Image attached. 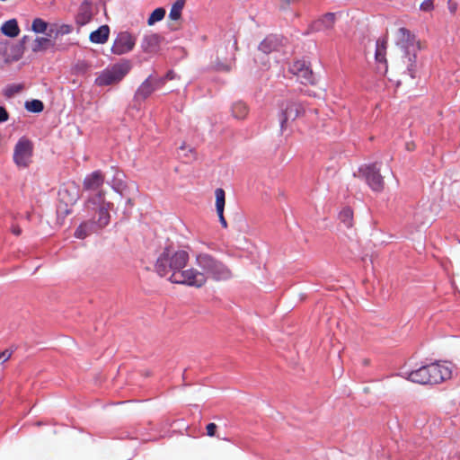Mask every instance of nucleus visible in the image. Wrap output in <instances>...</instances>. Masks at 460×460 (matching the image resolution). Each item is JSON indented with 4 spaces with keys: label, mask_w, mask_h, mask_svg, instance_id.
<instances>
[{
    "label": "nucleus",
    "mask_w": 460,
    "mask_h": 460,
    "mask_svg": "<svg viewBox=\"0 0 460 460\" xmlns=\"http://www.w3.org/2000/svg\"><path fill=\"white\" fill-rule=\"evenodd\" d=\"M189 261L188 252L166 247L158 256L155 270L159 276L167 278L173 284L190 287L192 268H186Z\"/></svg>",
    "instance_id": "nucleus-1"
},
{
    "label": "nucleus",
    "mask_w": 460,
    "mask_h": 460,
    "mask_svg": "<svg viewBox=\"0 0 460 460\" xmlns=\"http://www.w3.org/2000/svg\"><path fill=\"white\" fill-rule=\"evenodd\" d=\"M195 263L199 270L192 268L190 287L201 288L206 284L208 279L215 281H226L233 277L230 268L209 253H197Z\"/></svg>",
    "instance_id": "nucleus-2"
},
{
    "label": "nucleus",
    "mask_w": 460,
    "mask_h": 460,
    "mask_svg": "<svg viewBox=\"0 0 460 460\" xmlns=\"http://www.w3.org/2000/svg\"><path fill=\"white\" fill-rule=\"evenodd\" d=\"M131 65L128 61L117 63L103 69L95 78L97 86H109L119 83L130 71Z\"/></svg>",
    "instance_id": "nucleus-3"
},
{
    "label": "nucleus",
    "mask_w": 460,
    "mask_h": 460,
    "mask_svg": "<svg viewBox=\"0 0 460 460\" xmlns=\"http://www.w3.org/2000/svg\"><path fill=\"white\" fill-rule=\"evenodd\" d=\"M87 208L97 210L98 218L93 222L97 228H103L110 223V210L113 204L104 199V192H98L93 196H89L87 199Z\"/></svg>",
    "instance_id": "nucleus-4"
},
{
    "label": "nucleus",
    "mask_w": 460,
    "mask_h": 460,
    "mask_svg": "<svg viewBox=\"0 0 460 460\" xmlns=\"http://www.w3.org/2000/svg\"><path fill=\"white\" fill-rule=\"evenodd\" d=\"M33 145L26 137H21L13 149V162L19 168H26L31 163Z\"/></svg>",
    "instance_id": "nucleus-5"
},
{
    "label": "nucleus",
    "mask_w": 460,
    "mask_h": 460,
    "mask_svg": "<svg viewBox=\"0 0 460 460\" xmlns=\"http://www.w3.org/2000/svg\"><path fill=\"white\" fill-rule=\"evenodd\" d=\"M305 112V109L301 103L288 102L282 105L279 119L280 130L284 132L290 121H294Z\"/></svg>",
    "instance_id": "nucleus-6"
},
{
    "label": "nucleus",
    "mask_w": 460,
    "mask_h": 460,
    "mask_svg": "<svg viewBox=\"0 0 460 460\" xmlns=\"http://www.w3.org/2000/svg\"><path fill=\"white\" fill-rule=\"evenodd\" d=\"M359 172L364 176L367 185L374 191H381L384 188V179L376 164L363 165Z\"/></svg>",
    "instance_id": "nucleus-7"
},
{
    "label": "nucleus",
    "mask_w": 460,
    "mask_h": 460,
    "mask_svg": "<svg viewBox=\"0 0 460 460\" xmlns=\"http://www.w3.org/2000/svg\"><path fill=\"white\" fill-rule=\"evenodd\" d=\"M430 384H438L452 376V364L447 361L428 364Z\"/></svg>",
    "instance_id": "nucleus-8"
},
{
    "label": "nucleus",
    "mask_w": 460,
    "mask_h": 460,
    "mask_svg": "<svg viewBox=\"0 0 460 460\" xmlns=\"http://www.w3.org/2000/svg\"><path fill=\"white\" fill-rule=\"evenodd\" d=\"M136 45V38L128 31L119 32L111 47V52L120 56L130 52Z\"/></svg>",
    "instance_id": "nucleus-9"
},
{
    "label": "nucleus",
    "mask_w": 460,
    "mask_h": 460,
    "mask_svg": "<svg viewBox=\"0 0 460 460\" xmlns=\"http://www.w3.org/2000/svg\"><path fill=\"white\" fill-rule=\"evenodd\" d=\"M398 375L413 383L420 385L430 384V376L428 365L421 366L418 369L412 371L402 370Z\"/></svg>",
    "instance_id": "nucleus-10"
},
{
    "label": "nucleus",
    "mask_w": 460,
    "mask_h": 460,
    "mask_svg": "<svg viewBox=\"0 0 460 460\" xmlns=\"http://www.w3.org/2000/svg\"><path fill=\"white\" fill-rule=\"evenodd\" d=\"M396 43L404 51L412 49V51H418L420 49V44L416 41L415 36L405 28H400L397 31Z\"/></svg>",
    "instance_id": "nucleus-11"
},
{
    "label": "nucleus",
    "mask_w": 460,
    "mask_h": 460,
    "mask_svg": "<svg viewBox=\"0 0 460 460\" xmlns=\"http://www.w3.org/2000/svg\"><path fill=\"white\" fill-rule=\"evenodd\" d=\"M104 182V176L101 171H94L88 174L84 180V189L90 191L89 196H93L98 192H102L100 188Z\"/></svg>",
    "instance_id": "nucleus-12"
},
{
    "label": "nucleus",
    "mask_w": 460,
    "mask_h": 460,
    "mask_svg": "<svg viewBox=\"0 0 460 460\" xmlns=\"http://www.w3.org/2000/svg\"><path fill=\"white\" fill-rule=\"evenodd\" d=\"M155 90L156 86L154 85V83L152 81V75H149L137 89L134 96L135 100L137 102L145 101Z\"/></svg>",
    "instance_id": "nucleus-13"
},
{
    "label": "nucleus",
    "mask_w": 460,
    "mask_h": 460,
    "mask_svg": "<svg viewBox=\"0 0 460 460\" xmlns=\"http://www.w3.org/2000/svg\"><path fill=\"white\" fill-rule=\"evenodd\" d=\"M334 23L335 14L332 13H328L318 20L314 21L311 25V29L313 31H325L331 30Z\"/></svg>",
    "instance_id": "nucleus-14"
},
{
    "label": "nucleus",
    "mask_w": 460,
    "mask_h": 460,
    "mask_svg": "<svg viewBox=\"0 0 460 460\" xmlns=\"http://www.w3.org/2000/svg\"><path fill=\"white\" fill-rule=\"evenodd\" d=\"M161 37L156 33H149L144 36L141 49L146 53H155L160 46Z\"/></svg>",
    "instance_id": "nucleus-15"
},
{
    "label": "nucleus",
    "mask_w": 460,
    "mask_h": 460,
    "mask_svg": "<svg viewBox=\"0 0 460 460\" xmlns=\"http://www.w3.org/2000/svg\"><path fill=\"white\" fill-rule=\"evenodd\" d=\"M216 196V210L219 218V222L224 228L227 227V222L224 217V209L226 203V194L225 190L221 188H217L215 190Z\"/></svg>",
    "instance_id": "nucleus-16"
},
{
    "label": "nucleus",
    "mask_w": 460,
    "mask_h": 460,
    "mask_svg": "<svg viewBox=\"0 0 460 460\" xmlns=\"http://www.w3.org/2000/svg\"><path fill=\"white\" fill-rule=\"evenodd\" d=\"M73 31V26L65 23H50L49 30L47 35L49 38L58 39V37L70 34Z\"/></svg>",
    "instance_id": "nucleus-17"
},
{
    "label": "nucleus",
    "mask_w": 460,
    "mask_h": 460,
    "mask_svg": "<svg viewBox=\"0 0 460 460\" xmlns=\"http://www.w3.org/2000/svg\"><path fill=\"white\" fill-rule=\"evenodd\" d=\"M279 46L280 40L275 35H270L261 42L259 49L263 53H271L273 51H278Z\"/></svg>",
    "instance_id": "nucleus-18"
},
{
    "label": "nucleus",
    "mask_w": 460,
    "mask_h": 460,
    "mask_svg": "<svg viewBox=\"0 0 460 460\" xmlns=\"http://www.w3.org/2000/svg\"><path fill=\"white\" fill-rule=\"evenodd\" d=\"M417 51H412V49H409L408 51H404L405 55L403 57V63L406 65L407 72L409 73L411 78L416 77L417 72Z\"/></svg>",
    "instance_id": "nucleus-19"
},
{
    "label": "nucleus",
    "mask_w": 460,
    "mask_h": 460,
    "mask_svg": "<svg viewBox=\"0 0 460 460\" xmlns=\"http://www.w3.org/2000/svg\"><path fill=\"white\" fill-rule=\"evenodd\" d=\"M55 43L48 35L47 37H36L31 43V51L34 53L42 52L54 47Z\"/></svg>",
    "instance_id": "nucleus-20"
},
{
    "label": "nucleus",
    "mask_w": 460,
    "mask_h": 460,
    "mask_svg": "<svg viewBox=\"0 0 460 460\" xmlns=\"http://www.w3.org/2000/svg\"><path fill=\"white\" fill-rule=\"evenodd\" d=\"M110 28L108 25H102L90 34V40L93 43L103 44L108 40Z\"/></svg>",
    "instance_id": "nucleus-21"
},
{
    "label": "nucleus",
    "mask_w": 460,
    "mask_h": 460,
    "mask_svg": "<svg viewBox=\"0 0 460 460\" xmlns=\"http://www.w3.org/2000/svg\"><path fill=\"white\" fill-rule=\"evenodd\" d=\"M114 170V175L111 181H108V184L111 185L112 190L122 195L123 190L126 188V183L124 181V173L120 171Z\"/></svg>",
    "instance_id": "nucleus-22"
},
{
    "label": "nucleus",
    "mask_w": 460,
    "mask_h": 460,
    "mask_svg": "<svg viewBox=\"0 0 460 460\" xmlns=\"http://www.w3.org/2000/svg\"><path fill=\"white\" fill-rule=\"evenodd\" d=\"M92 19V11L91 7L88 4L84 3L79 9L78 14L76 16V22L80 25H85Z\"/></svg>",
    "instance_id": "nucleus-23"
},
{
    "label": "nucleus",
    "mask_w": 460,
    "mask_h": 460,
    "mask_svg": "<svg viewBox=\"0 0 460 460\" xmlns=\"http://www.w3.org/2000/svg\"><path fill=\"white\" fill-rule=\"evenodd\" d=\"M2 32L11 38L16 37L19 32V27L15 19H11L5 22L1 28Z\"/></svg>",
    "instance_id": "nucleus-24"
},
{
    "label": "nucleus",
    "mask_w": 460,
    "mask_h": 460,
    "mask_svg": "<svg viewBox=\"0 0 460 460\" xmlns=\"http://www.w3.org/2000/svg\"><path fill=\"white\" fill-rule=\"evenodd\" d=\"M96 226L93 222L82 223L75 230V236L79 239H84L91 233L95 231Z\"/></svg>",
    "instance_id": "nucleus-25"
},
{
    "label": "nucleus",
    "mask_w": 460,
    "mask_h": 460,
    "mask_svg": "<svg viewBox=\"0 0 460 460\" xmlns=\"http://www.w3.org/2000/svg\"><path fill=\"white\" fill-rule=\"evenodd\" d=\"M385 49H386V42L385 40H378L376 41V60L384 65L385 71L387 70L386 66V59H385Z\"/></svg>",
    "instance_id": "nucleus-26"
},
{
    "label": "nucleus",
    "mask_w": 460,
    "mask_h": 460,
    "mask_svg": "<svg viewBox=\"0 0 460 460\" xmlns=\"http://www.w3.org/2000/svg\"><path fill=\"white\" fill-rule=\"evenodd\" d=\"M232 114L235 119H244L248 114L247 105L241 101L235 102L232 105Z\"/></svg>",
    "instance_id": "nucleus-27"
},
{
    "label": "nucleus",
    "mask_w": 460,
    "mask_h": 460,
    "mask_svg": "<svg viewBox=\"0 0 460 460\" xmlns=\"http://www.w3.org/2000/svg\"><path fill=\"white\" fill-rule=\"evenodd\" d=\"M184 4H185L184 0L175 1L171 7V10L169 13V18L172 21L179 20L181 16V12L183 10Z\"/></svg>",
    "instance_id": "nucleus-28"
},
{
    "label": "nucleus",
    "mask_w": 460,
    "mask_h": 460,
    "mask_svg": "<svg viewBox=\"0 0 460 460\" xmlns=\"http://www.w3.org/2000/svg\"><path fill=\"white\" fill-rule=\"evenodd\" d=\"M340 221L349 228L353 226V212L350 208H344L339 214Z\"/></svg>",
    "instance_id": "nucleus-29"
},
{
    "label": "nucleus",
    "mask_w": 460,
    "mask_h": 460,
    "mask_svg": "<svg viewBox=\"0 0 460 460\" xmlns=\"http://www.w3.org/2000/svg\"><path fill=\"white\" fill-rule=\"evenodd\" d=\"M50 24L40 18H36L32 21L31 30L35 33H46L49 30Z\"/></svg>",
    "instance_id": "nucleus-30"
},
{
    "label": "nucleus",
    "mask_w": 460,
    "mask_h": 460,
    "mask_svg": "<svg viewBox=\"0 0 460 460\" xmlns=\"http://www.w3.org/2000/svg\"><path fill=\"white\" fill-rule=\"evenodd\" d=\"M297 79L300 80L301 84H304L314 83V77L313 71L310 69V67L307 65L301 71V75H299V77Z\"/></svg>",
    "instance_id": "nucleus-31"
},
{
    "label": "nucleus",
    "mask_w": 460,
    "mask_h": 460,
    "mask_svg": "<svg viewBox=\"0 0 460 460\" xmlns=\"http://www.w3.org/2000/svg\"><path fill=\"white\" fill-rule=\"evenodd\" d=\"M165 15V10L162 7L155 9L150 14L147 23L148 25H154L155 22H160Z\"/></svg>",
    "instance_id": "nucleus-32"
},
{
    "label": "nucleus",
    "mask_w": 460,
    "mask_h": 460,
    "mask_svg": "<svg viewBox=\"0 0 460 460\" xmlns=\"http://www.w3.org/2000/svg\"><path fill=\"white\" fill-rule=\"evenodd\" d=\"M25 109L31 112H40L44 109L43 102L40 100H31L25 102Z\"/></svg>",
    "instance_id": "nucleus-33"
},
{
    "label": "nucleus",
    "mask_w": 460,
    "mask_h": 460,
    "mask_svg": "<svg viewBox=\"0 0 460 460\" xmlns=\"http://www.w3.org/2000/svg\"><path fill=\"white\" fill-rule=\"evenodd\" d=\"M22 85L20 84H8L4 90V94L7 98H12L15 94L19 93L22 91Z\"/></svg>",
    "instance_id": "nucleus-34"
},
{
    "label": "nucleus",
    "mask_w": 460,
    "mask_h": 460,
    "mask_svg": "<svg viewBox=\"0 0 460 460\" xmlns=\"http://www.w3.org/2000/svg\"><path fill=\"white\" fill-rule=\"evenodd\" d=\"M305 66L306 62L305 60L295 61L289 66V72L298 78L299 75H301V71L305 68Z\"/></svg>",
    "instance_id": "nucleus-35"
},
{
    "label": "nucleus",
    "mask_w": 460,
    "mask_h": 460,
    "mask_svg": "<svg viewBox=\"0 0 460 460\" xmlns=\"http://www.w3.org/2000/svg\"><path fill=\"white\" fill-rule=\"evenodd\" d=\"M179 156L186 157L185 163L190 162L195 158L194 151L192 148H189L185 146V144L181 145L179 148Z\"/></svg>",
    "instance_id": "nucleus-36"
},
{
    "label": "nucleus",
    "mask_w": 460,
    "mask_h": 460,
    "mask_svg": "<svg viewBox=\"0 0 460 460\" xmlns=\"http://www.w3.org/2000/svg\"><path fill=\"white\" fill-rule=\"evenodd\" d=\"M420 8L421 11H424V12H429V11L433 10V8H434L433 1L432 0H424L420 4Z\"/></svg>",
    "instance_id": "nucleus-37"
},
{
    "label": "nucleus",
    "mask_w": 460,
    "mask_h": 460,
    "mask_svg": "<svg viewBox=\"0 0 460 460\" xmlns=\"http://www.w3.org/2000/svg\"><path fill=\"white\" fill-rule=\"evenodd\" d=\"M152 81L154 83V85L156 86V89L161 88L163 85H164L166 82V78L163 77H154L152 75Z\"/></svg>",
    "instance_id": "nucleus-38"
},
{
    "label": "nucleus",
    "mask_w": 460,
    "mask_h": 460,
    "mask_svg": "<svg viewBox=\"0 0 460 460\" xmlns=\"http://www.w3.org/2000/svg\"><path fill=\"white\" fill-rule=\"evenodd\" d=\"M12 356V351L5 349L0 352V364L6 362Z\"/></svg>",
    "instance_id": "nucleus-39"
},
{
    "label": "nucleus",
    "mask_w": 460,
    "mask_h": 460,
    "mask_svg": "<svg viewBox=\"0 0 460 460\" xmlns=\"http://www.w3.org/2000/svg\"><path fill=\"white\" fill-rule=\"evenodd\" d=\"M9 119V114L5 108L0 106V123H4L7 121Z\"/></svg>",
    "instance_id": "nucleus-40"
},
{
    "label": "nucleus",
    "mask_w": 460,
    "mask_h": 460,
    "mask_svg": "<svg viewBox=\"0 0 460 460\" xmlns=\"http://www.w3.org/2000/svg\"><path fill=\"white\" fill-rule=\"evenodd\" d=\"M87 68L88 66L84 62H78L75 66V69L77 73H84L86 72Z\"/></svg>",
    "instance_id": "nucleus-41"
},
{
    "label": "nucleus",
    "mask_w": 460,
    "mask_h": 460,
    "mask_svg": "<svg viewBox=\"0 0 460 460\" xmlns=\"http://www.w3.org/2000/svg\"><path fill=\"white\" fill-rule=\"evenodd\" d=\"M206 429L208 436L213 437L217 429V425L215 423H208Z\"/></svg>",
    "instance_id": "nucleus-42"
},
{
    "label": "nucleus",
    "mask_w": 460,
    "mask_h": 460,
    "mask_svg": "<svg viewBox=\"0 0 460 460\" xmlns=\"http://www.w3.org/2000/svg\"><path fill=\"white\" fill-rule=\"evenodd\" d=\"M216 67L219 71H229L230 67H231V65L228 64V63H217L216 65Z\"/></svg>",
    "instance_id": "nucleus-43"
},
{
    "label": "nucleus",
    "mask_w": 460,
    "mask_h": 460,
    "mask_svg": "<svg viewBox=\"0 0 460 460\" xmlns=\"http://www.w3.org/2000/svg\"><path fill=\"white\" fill-rule=\"evenodd\" d=\"M448 10L451 13H455L457 9V4L456 2H453L452 0H449L447 2Z\"/></svg>",
    "instance_id": "nucleus-44"
},
{
    "label": "nucleus",
    "mask_w": 460,
    "mask_h": 460,
    "mask_svg": "<svg viewBox=\"0 0 460 460\" xmlns=\"http://www.w3.org/2000/svg\"><path fill=\"white\" fill-rule=\"evenodd\" d=\"M164 77L166 78V81L172 80L174 78V73L172 71H169Z\"/></svg>",
    "instance_id": "nucleus-45"
},
{
    "label": "nucleus",
    "mask_w": 460,
    "mask_h": 460,
    "mask_svg": "<svg viewBox=\"0 0 460 460\" xmlns=\"http://www.w3.org/2000/svg\"><path fill=\"white\" fill-rule=\"evenodd\" d=\"M13 233L15 235H19L21 234V229L19 227H13Z\"/></svg>",
    "instance_id": "nucleus-46"
},
{
    "label": "nucleus",
    "mask_w": 460,
    "mask_h": 460,
    "mask_svg": "<svg viewBox=\"0 0 460 460\" xmlns=\"http://www.w3.org/2000/svg\"><path fill=\"white\" fill-rule=\"evenodd\" d=\"M285 5H288L291 0H281Z\"/></svg>",
    "instance_id": "nucleus-47"
},
{
    "label": "nucleus",
    "mask_w": 460,
    "mask_h": 460,
    "mask_svg": "<svg viewBox=\"0 0 460 460\" xmlns=\"http://www.w3.org/2000/svg\"><path fill=\"white\" fill-rule=\"evenodd\" d=\"M27 39H28V37H27V36H24V37L22 38V43H23V44H25V42H26Z\"/></svg>",
    "instance_id": "nucleus-48"
}]
</instances>
